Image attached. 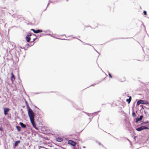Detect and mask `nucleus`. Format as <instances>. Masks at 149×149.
I'll list each match as a JSON object with an SVG mask.
<instances>
[{
	"mask_svg": "<svg viewBox=\"0 0 149 149\" xmlns=\"http://www.w3.org/2000/svg\"><path fill=\"white\" fill-rule=\"evenodd\" d=\"M27 110L30 119L34 118V113L33 111L29 107L28 108Z\"/></svg>",
	"mask_w": 149,
	"mask_h": 149,
	"instance_id": "nucleus-1",
	"label": "nucleus"
},
{
	"mask_svg": "<svg viewBox=\"0 0 149 149\" xmlns=\"http://www.w3.org/2000/svg\"><path fill=\"white\" fill-rule=\"evenodd\" d=\"M149 129V128L147 127H146L145 126H141L140 127H138L136 129V130L138 131H140L142 130L145 129H147L148 130Z\"/></svg>",
	"mask_w": 149,
	"mask_h": 149,
	"instance_id": "nucleus-2",
	"label": "nucleus"
},
{
	"mask_svg": "<svg viewBox=\"0 0 149 149\" xmlns=\"http://www.w3.org/2000/svg\"><path fill=\"white\" fill-rule=\"evenodd\" d=\"M30 121L33 127L37 130H38V128L36 126L35 123L34 122V118L31 119Z\"/></svg>",
	"mask_w": 149,
	"mask_h": 149,
	"instance_id": "nucleus-3",
	"label": "nucleus"
},
{
	"mask_svg": "<svg viewBox=\"0 0 149 149\" xmlns=\"http://www.w3.org/2000/svg\"><path fill=\"white\" fill-rule=\"evenodd\" d=\"M68 143L73 146H75L76 144V142L71 140H69L68 141Z\"/></svg>",
	"mask_w": 149,
	"mask_h": 149,
	"instance_id": "nucleus-4",
	"label": "nucleus"
},
{
	"mask_svg": "<svg viewBox=\"0 0 149 149\" xmlns=\"http://www.w3.org/2000/svg\"><path fill=\"white\" fill-rule=\"evenodd\" d=\"M3 109L4 114L5 115H6L8 114V112L9 111L10 109L9 108L6 107L4 108Z\"/></svg>",
	"mask_w": 149,
	"mask_h": 149,
	"instance_id": "nucleus-5",
	"label": "nucleus"
},
{
	"mask_svg": "<svg viewBox=\"0 0 149 149\" xmlns=\"http://www.w3.org/2000/svg\"><path fill=\"white\" fill-rule=\"evenodd\" d=\"M31 31H33L35 33H41L42 32V31L41 30H35L34 29H31Z\"/></svg>",
	"mask_w": 149,
	"mask_h": 149,
	"instance_id": "nucleus-6",
	"label": "nucleus"
},
{
	"mask_svg": "<svg viewBox=\"0 0 149 149\" xmlns=\"http://www.w3.org/2000/svg\"><path fill=\"white\" fill-rule=\"evenodd\" d=\"M11 74V76L10 78V79L11 81L12 82H13V81L15 80V78L14 77V74H13V72H12Z\"/></svg>",
	"mask_w": 149,
	"mask_h": 149,
	"instance_id": "nucleus-7",
	"label": "nucleus"
},
{
	"mask_svg": "<svg viewBox=\"0 0 149 149\" xmlns=\"http://www.w3.org/2000/svg\"><path fill=\"white\" fill-rule=\"evenodd\" d=\"M143 117L142 116H141L139 118H137L136 119V123H137L139 121H141Z\"/></svg>",
	"mask_w": 149,
	"mask_h": 149,
	"instance_id": "nucleus-8",
	"label": "nucleus"
},
{
	"mask_svg": "<svg viewBox=\"0 0 149 149\" xmlns=\"http://www.w3.org/2000/svg\"><path fill=\"white\" fill-rule=\"evenodd\" d=\"M56 140L59 142H61L63 141L62 138L61 137H57L56 139Z\"/></svg>",
	"mask_w": 149,
	"mask_h": 149,
	"instance_id": "nucleus-9",
	"label": "nucleus"
},
{
	"mask_svg": "<svg viewBox=\"0 0 149 149\" xmlns=\"http://www.w3.org/2000/svg\"><path fill=\"white\" fill-rule=\"evenodd\" d=\"M143 100H139L137 102V104L139 105L141 104H143Z\"/></svg>",
	"mask_w": 149,
	"mask_h": 149,
	"instance_id": "nucleus-10",
	"label": "nucleus"
},
{
	"mask_svg": "<svg viewBox=\"0 0 149 149\" xmlns=\"http://www.w3.org/2000/svg\"><path fill=\"white\" fill-rule=\"evenodd\" d=\"M132 100V97L131 96H130L129 98L128 99H127L126 100V101L128 102V103L129 104L130 102Z\"/></svg>",
	"mask_w": 149,
	"mask_h": 149,
	"instance_id": "nucleus-11",
	"label": "nucleus"
},
{
	"mask_svg": "<svg viewBox=\"0 0 149 149\" xmlns=\"http://www.w3.org/2000/svg\"><path fill=\"white\" fill-rule=\"evenodd\" d=\"M19 124L22 127L25 128L26 127V125L20 122Z\"/></svg>",
	"mask_w": 149,
	"mask_h": 149,
	"instance_id": "nucleus-12",
	"label": "nucleus"
},
{
	"mask_svg": "<svg viewBox=\"0 0 149 149\" xmlns=\"http://www.w3.org/2000/svg\"><path fill=\"white\" fill-rule=\"evenodd\" d=\"M26 39L27 42H29L31 40V38L28 36L26 37Z\"/></svg>",
	"mask_w": 149,
	"mask_h": 149,
	"instance_id": "nucleus-13",
	"label": "nucleus"
},
{
	"mask_svg": "<svg viewBox=\"0 0 149 149\" xmlns=\"http://www.w3.org/2000/svg\"><path fill=\"white\" fill-rule=\"evenodd\" d=\"M20 142V141L19 140L17 141H16L15 143V146H17L18 143H19Z\"/></svg>",
	"mask_w": 149,
	"mask_h": 149,
	"instance_id": "nucleus-14",
	"label": "nucleus"
},
{
	"mask_svg": "<svg viewBox=\"0 0 149 149\" xmlns=\"http://www.w3.org/2000/svg\"><path fill=\"white\" fill-rule=\"evenodd\" d=\"M94 26L93 27V28H96L98 26V24L97 23H94Z\"/></svg>",
	"mask_w": 149,
	"mask_h": 149,
	"instance_id": "nucleus-15",
	"label": "nucleus"
},
{
	"mask_svg": "<svg viewBox=\"0 0 149 149\" xmlns=\"http://www.w3.org/2000/svg\"><path fill=\"white\" fill-rule=\"evenodd\" d=\"M149 104V102H148V101H147L143 100V104Z\"/></svg>",
	"mask_w": 149,
	"mask_h": 149,
	"instance_id": "nucleus-16",
	"label": "nucleus"
},
{
	"mask_svg": "<svg viewBox=\"0 0 149 149\" xmlns=\"http://www.w3.org/2000/svg\"><path fill=\"white\" fill-rule=\"evenodd\" d=\"M16 128H17V130L19 131H21V127H20L19 126H17Z\"/></svg>",
	"mask_w": 149,
	"mask_h": 149,
	"instance_id": "nucleus-17",
	"label": "nucleus"
},
{
	"mask_svg": "<svg viewBox=\"0 0 149 149\" xmlns=\"http://www.w3.org/2000/svg\"><path fill=\"white\" fill-rule=\"evenodd\" d=\"M149 123L148 121H145L144 122H143L141 123V124H145L147 123Z\"/></svg>",
	"mask_w": 149,
	"mask_h": 149,
	"instance_id": "nucleus-18",
	"label": "nucleus"
},
{
	"mask_svg": "<svg viewBox=\"0 0 149 149\" xmlns=\"http://www.w3.org/2000/svg\"><path fill=\"white\" fill-rule=\"evenodd\" d=\"M132 116L134 117H135L136 116V114H135V113L134 112H133L132 113Z\"/></svg>",
	"mask_w": 149,
	"mask_h": 149,
	"instance_id": "nucleus-19",
	"label": "nucleus"
},
{
	"mask_svg": "<svg viewBox=\"0 0 149 149\" xmlns=\"http://www.w3.org/2000/svg\"><path fill=\"white\" fill-rule=\"evenodd\" d=\"M143 13L145 15H147V12L146 11H144Z\"/></svg>",
	"mask_w": 149,
	"mask_h": 149,
	"instance_id": "nucleus-20",
	"label": "nucleus"
},
{
	"mask_svg": "<svg viewBox=\"0 0 149 149\" xmlns=\"http://www.w3.org/2000/svg\"><path fill=\"white\" fill-rule=\"evenodd\" d=\"M31 33H29L28 35H27V36H31Z\"/></svg>",
	"mask_w": 149,
	"mask_h": 149,
	"instance_id": "nucleus-21",
	"label": "nucleus"
},
{
	"mask_svg": "<svg viewBox=\"0 0 149 149\" xmlns=\"http://www.w3.org/2000/svg\"><path fill=\"white\" fill-rule=\"evenodd\" d=\"M109 75L111 78H112V77L111 74L110 73H109Z\"/></svg>",
	"mask_w": 149,
	"mask_h": 149,
	"instance_id": "nucleus-22",
	"label": "nucleus"
},
{
	"mask_svg": "<svg viewBox=\"0 0 149 149\" xmlns=\"http://www.w3.org/2000/svg\"><path fill=\"white\" fill-rule=\"evenodd\" d=\"M35 39H35V38L33 39V42L35 41Z\"/></svg>",
	"mask_w": 149,
	"mask_h": 149,
	"instance_id": "nucleus-23",
	"label": "nucleus"
}]
</instances>
